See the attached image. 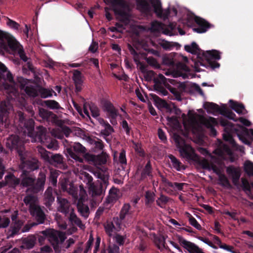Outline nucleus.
<instances>
[{
	"label": "nucleus",
	"instance_id": "nucleus-1",
	"mask_svg": "<svg viewBox=\"0 0 253 253\" xmlns=\"http://www.w3.org/2000/svg\"><path fill=\"white\" fill-rule=\"evenodd\" d=\"M219 124L224 127L223 139L228 142L233 148L237 149L238 145L233 137L232 134H236L239 139L246 144H249L250 141L246 136L250 135L253 137V129H248L240 125H235L224 118L220 120Z\"/></svg>",
	"mask_w": 253,
	"mask_h": 253
},
{
	"label": "nucleus",
	"instance_id": "nucleus-2",
	"mask_svg": "<svg viewBox=\"0 0 253 253\" xmlns=\"http://www.w3.org/2000/svg\"><path fill=\"white\" fill-rule=\"evenodd\" d=\"M20 177L21 185L23 187H28L27 192L37 193L43 190L46 178L44 172H40L36 182L35 177L25 169L21 171Z\"/></svg>",
	"mask_w": 253,
	"mask_h": 253
},
{
	"label": "nucleus",
	"instance_id": "nucleus-3",
	"mask_svg": "<svg viewBox=\"0 0 253 253\" xmlns=\"http://www.w3.org/2000/svg\"><path fill=\"white\" fill-rule=\"evenodd\" d=\"M173 139L177 148L179 149V151L181 154L184 155L186 158L196 162L202 169L210 170V165L211 163L205 158H201L196 154L194 153L193 155L190 154L188 149V148H191V147L186 144L183 138L177 133H174L173 135Z\"/></svg>",
	"mask_w": 253,
	"mask_h": 253
},
{
	"label": "nucleus",
	"instance_id": "nucleus-4",
	"mask_svg": "<svg viewBox=\"0 0 253 253\" xmlns=\"http://www.w3.org/2000/svg\"><path fill=\"white\" fill-rule=\"evenodd\" d=\"M9 46L12 50L17 52L20 58L24 62L28 60L22 45L11 35L0 30V47L6 49Z\"/></svg>",
	"mask_w": 253,
	"mask_h": 253
},
{
	"label": "nucleus",
	"instance_id": "nucleus-5",
	"mask_svg": "<svg viewBox=\"0 0 253 253\" xmlns=\"http://www.w3.org/2000/svg\"><path fill=\"white\" fill-rule=\"evenodd\" d=\"M0 88L8 93L16 95L17 92L16 84L13 77L6 67L0 62Z\"/></svg>",
	"mask_w": 253,
	"mask_h": 253
},
{
	"label": "nucleus",
	"instance_id": "nucleus-6",
	"mask_svg": "<svg viewBox=\"0 0 253 253\" xmlns=\"http://www.w3.org/2000/svg\"><path fill=\"white\" fill-rule=\"evenodd\" d=\"M111 3L112 8L117 18L121 21L127 22L129 18L130 8L128 3L124 0H104Z\"/></svg>",
	"mask_w": 253,
	"mask_h": 253
},
{
	"label": "nucleus",
	"instance_id": "nucleus-7",
	"mask_svg": "<svg viewBox=\"0 0 253 253\" xmlns=\"http://www.w3.org/2000/svg\"><path fill=\"white\" fill-rule=\"evenodd\" d=\"M40 233L48 239L56 253L60 252L61 248L60 245L66 238L64 233L48 228L41 231Z\"/></svg>",
	"mask_w": 253,
	"mask_h": 253
},
{
	"label": "nucleus",
	"instance_id": "nucleus-8",
	"mask_svg": "<svg viewBox=\"0 0 253 253\" xmlns=\"http://www.w3.org/2000/svg\"><path fill=\"white\" fill-rule=\"evenodd\" d=\"M73 150L78 153H85L86 151L85 147L83 146L80 143L76 142L73 144L71 148L67 149V152L70 157L73 159L72 160H69V161L75 164L74 167L78 166L81 169H87L88 166L84 165V159L74 152Z\"/></svg>",
	"mask_w": 253,
	"mask_h": 253
},
{
	"label": "nucleus",
	"instance_id": "nucleus-9",
	"mask_svg": "<svg viewBox=\"0 0 253 253\" xmlns=\"http://www.w3.org/2000/svg\"><path fill=\"white\" fill-rule=\"evenodd\" d=\"M19 124L18 130L19 134L21 133L27 136H34V121L32 119L26 120L24 113L19 111L17 113Z\"/></svg>",
	"mask_w": 253,
	"mask_h": 253
},
{
	"label": "nucleus",
	"instance_id": "nucleus-10",
	"mask_svg": "<svg viewBox=\"0 0 253 253\" xmlns=\"http://www.w3.org/2000/svg\"><path fill=\"white\" fill-rule=\"evenodd\" d=\"M106 188L102 183L91 184L88 187L89 200L92 206L98 204L102 200Z\"/></svg>",
	"mask_w": 253,
	"mask_h": 253
},
{
	"label": "nucleus",
	"instance_id": "nucleus-11",
	"mask_svg": "<svg viewBox=\"0 0 253 253\" xmlns=\"http://www.w3.org/2000/svg\"><path fill=\"white\" fill-rule=\"evenodd\" d=\"M194 21L198 26L197 28H193V31L198 33H205L212 26L211 24L204 19L195 15L193 16H189L186 19V23L189 26H192Z\"/></svg>",
	"mask_w": 253,
	"mask_h": 253
},
{
	"label": "nucleus",
	"instance_id": "nucleus-12",
	"mask_svg": "<svg viewBox=\"0 0 253 253\" xmlns=\"http://www.w3.org/2000/svg\"><path fill=\"white\" fill-rule=\"evenodd\" d=\"M5 144L9 149L16 150L20 159L24 160L23 152H25V149L23 147V141L19 139V136L11 135L7 138Z\"/></svg>",
	"mask_w": 253,
	"mask_h": 253
},
{
	"label": "nucleus",
	"instance_id": "nucleus-13",
	"mask_svg": "<svg viewBox=\"0 0 253 253\" xmlns=\"http://www.w3.org/2000/svg\"><path fill=\"white\" fill-rule=\"evenodd\" d=\"M221 52L219 51L212 49L211 50L204 51L202 56L207 61V66L212 69L219 68L220 64L215 60L221 59Z\"/></svg>",
	"mask_w": 253,
	"mask_h": 253
},
{
	"label": "nucleus",
	"instance_id": "nucleus-14",
	"mask_svg": "<svg viewBox=\"0 0 253 253\" xmlns=\"http://www.w3.org/2000/svg\"><path fill=\"white\" fill-rule=\"evenodd\" d=\"M151 4H149L146 0H137V8L141 11L149 13L154 11L158 15V0H149Z\"/></svg>",
	"mask_w": 253,
	"mask_h": 253
},
{
	"label": "nucleus",
	"instance_id": "nucleus-15",
	"mask_svg": "<svg viewBox=\"0 0 253 253\" xmlns=\"http://www.w3.org/2000/svg\"><path fill=\"white\" fill-rule=\"evenodd\" d=\"M175 82L176 81L175 80L170 79H167L163 74L159 73V94H162V95L166 96L169 93L168 91L162 86V84H163L172 93H174L175 89L172 87L169 83L174 84Z\"/></svg>",
	"mask_w": 253,
	"mask_h": 253
},
{
	"label": "nucleus",
	"instance_id": "nucleus-16",
	"mask_svg": "<svg viewBox=\"0 0 253 253\" xmlns=\"http://www.w3.org/2000/svg\"><path fill=\"white\" fill-rule=\"evenodd\" d=\"M84 158L89 164L94 165H101L105 164L107 162V155L105 154L94 155L88 153H85Z\"/></svg>",
	"mask_w": 253,
	"mask_h": 253
},
{
	"label": "nucleus",
	"instance_id": "nucleus-17",
	"mask_svg": "<svg viewBox=\"0 0 253 253\" xmlns=\"http://www.w3.org/2000/svg\"><path fill=\"white\" fill-rule=\"evenodd\" d=\"M32 138V141L34 142H39L44 143L48 140V135L46 128L42 126H39L34 131V136H29Z\"/></svg>",
	"mask_w": 253,
	"mask_h": 253
},
{
	"label": "nucleus",
	"instance_id": "nucleus-18",
	"mask_svg": "<svg viewBox=\"0 0 253 253\" xmlns=\"http://www.w3.org/2000/svg\"><path fill=\"white\" fill-rule=\"evenodd\" d=\"M24 160H21V164L19 165V168L21 169V171L23 169H25L27 171L28 169L30 170H34L38 168L39 165L38 164V161L36 160H31L27 158V152H23Z\"/></svg>",
	"mask_w": 253,
	"mask_h": 253
},
{
	"label": "nucleus",
	"instance_id": "nucleus-19",
	"mask_svg": "<svg viewBox=\"0 0 253 253\" xmlns=\"http://www.w3.org/2000/svg\"><path fill=\"white\" fill-rule=\"evenodd\" d=\"M39 115L43 119L46 120L47 121H50L56 124L57 126H62L64 122L63 121L59 120L57 115L53 112L47 111L44 109H40L39 110Z\"/></svg>",
	"mask_w": 253,
	"mask_h": 253
},
{
	"label": "nucleus",
	"instance_id": "nucleus-20",
	"mask_svg": "<svg viewBox=\"0 0 253 253\" xmlns=\"http://www.w3.org/2000/svg\"><path fill=\"white\" fill-rule=\"evenodd\" d=\"M180 244L186 249L189 253H205L202 249L197 245L190 241H187L182 237H178Z\"/></svg>",
	"mask_w": 253,
	"mask_h": 253
},
{
	"label": "nucleus",
	"instance_id": "nucleus-21",
	"mask_svg": "<svg viewBox=\"0 0 253 253\" xmlns=\"http://www.w3.org/2000/svg\"><path fill=\"white\" fill-rule=\"evenodd\" d=\"M57 210L61 213L67 215L72 210H74L71 206L70 203L68 200L61 196L57 197Z\"/></svg>",
	"mask_w": 253,
	"mask_h": 253
},
{
	"label": "nucleus",
	"instance_id": "nucleus-22",
	"mask_svg": "<svg viewBox=\"0 0 253 253\" xmlns=\"http://www.w3.org/2000/svg\"><path fill=\"white\" fill-rule=\"evenodd\" d=\"M226 171L227 173L231 176L233 184L237 187H239L240 186L239 181L241 175L240 168L231 165L226 168Z\"/></svg>",
	"mask_w": 253,
	"mask_h": 253
},
{
	"label": "nucleus",
	"instance_id": "nucleus-23",
	"mask_svg": "<svg viewBox=\"0 0 253 253\" xmlns=\"http://www.w3.org/2000/svg\"><path fill=\"white\" fill-rule=\"evenodd\" d=\"M30 212L31 214L35 217L37 221V223H33L31 226L44 223L46 218L45 214L39 206L33 208V209L30 211Z\"/></svg>",
	"mask_w": 253,
	"mask_h": 253
},
{
	"label": "nucleus",
	"instance_id": "nucleus-24",
	"mask_svg": "<svg viewBox=\"0 0 253 253\" xmlns=\"http://www.w3.org/2000/svg\"><path fill=\"white\" fill-rule=\"evenodd\" d=\"M93 173L95 176L102 181L99 183H102L104 187L106 188L109 183L108 179L109 176L107 168L105 167H102L94 171Z\"/></svg>",
	"mask_w": 253,
	"mask_h": 253
},
{
	"label": "nucleus",
	"instance_id": "nucleus-25",
	"mask_svg": "<svg viewBox=\"0 0 253 253\" xmlns=\"http://www.w3.org/2000/svg\"><path fill=\"white\" fill-rule=\"evenodd\" d=\"M202 124L207 128L210 130V134L212 136H216L217 131L214 128V126L217 125L218 123L215 118L210 117L208 119L203 117L201 119Z\"/></svg>",
	"mask_w": 253,
	"mask_h": 253
},
{
	"label": "nucleus",
	"instance_id": "nucleus-26",
	"mask_svg": "<svg viewBox=\"0 0 253 253\" xmlns=\"http://www.w3.org/2000/svg\"><path fill=\"white\" fill-rule=\"evenodd\" d=\"M176 22L168 21V23H163L159 22V34L162 33L166 35L172 36V31L176 29Z\"/></svg>",
	"mask_w": 253,
	"mask_h": 253
},
{
	"label": "nucleus",
	"instance_id": "nucleus-27",
	"mask_svg": "<svg viewBox=\"0 0 253 253\" xmlns=\"http://www.w3.org/2000/svg\"><path fill=\"white\" fill-rule=\"evenodd\" d=\"M177 13V9L174 7L171 9L169 7L165 9H163L161 2L159 0V18L166 20L168 19L169 16H176Z\"/></svg>",
	"mask_w": 253,
	"mask_h": 253
},
{
	"label": "nucleus",
	"instance_id": "nucleus-28",
	"mask_svg": "<svg viewBox=\"0 0 253 253\" xmlns=\"http://www.w3.org/2000/svg\"><path fill=\"white\" fill-rule=\"evenodd\" d=\"M68 219L70 223L73 226H77L81 229L84 230L85 228V225L82 222L81 219L77 216L74 210H72L68 214Z\"/></svg>",
	"mask_w": 253,
	"mask_h": 253
},
{
	"label": "nucleus",
	"instance_id": "nucleus-29",
	"mask_svg": "<svg viewBox=\"0 0 253 253\" xmlns=\"http://www.w3.org/2000/svg\"><path fill=\"white\" fill-rule=\"evenodd\" d=\"M103 109L107 113L109 117L115 119L118 115V110L109 101H105L103 103Z\"/></svg>",
	"mask_w": 253,
	"mask_h": 253
},
{
	"label": "nucleus",
	"instance_id": "nucleus-30",
	"mask_svg": "<svg viewBox=\"0 0 253 253\" xmlns=\"http://www.w3.org/2000/svg\"><path fill=\"white\" fill-rule=\"evenodd\" d=\"M97 121L103 127V128L100 131V133L102 135L105 136H108L114 132V129L113 127L103 119L101 118H98L97 119Z\"/></svg>",
	"mask_w": 253,
	"mask_h": 253
},
{
	"label": "nucleus",
	"instance_id": "nucleus-31",
	"mask_svg": "<svg viewBox=\"0 0 253 253\" xmlns=\"http://www.w3.org/2000/svg\"><path fill=\"white\" fill-rule=\"evenodd\" d=\"M77 207L80 215L84 219H87L90 213V211L88 206L83 203L82 198L79 200Z\"/></svg>",
	"mask_w": 253,
	"mask_h": 253
},
{
	"label": "nucleus",
	"instance_id": "nucleus-32",
	"mask_svg": "<svg viewBox=\"0 0 253 253\" xmlns=\"http://www.w3.org/2000/svg\"><path fill=\"white\" fill-rule=\"evenodd\" d=\"M185 50L193 54H197L198 58L201 59V56L202 55L204 50L201 49L198 45L194 42H192L190 45L187 44L184 46Z\"/></svg>",
	"mask_w": 253,
	"mask_h": 253
},
{
	"label": "nucleus",
	"instance_id": "nucleus-33",
	"mask_svg": "<svg viewBox=\"0 0 253 253\" xmlns=\"http://www.w3.org/2000/svg\"><path fill=\"white\" fill-rule=\"evenodd\" d=\"M230 107L239 114H245L247 111L242 103H238L233 100L229 101Z\"/></svg>",
	"mask_w": 253,
	"mask_h": 253
},
{
	"label": "nucleus",
	"instance_id": "nucleus-34",
	"mask_svg": "<svg viewBox=\"0 0 253 253\" xmlns=\"http://www.w3.org/2000/svg\"><path fill=\"white\" fill-rule=\"evenodd\" d=\"M73 79L76 86V91H80L82 89V86L83 82L81 72L77 70H74Z\"/></svg>",
	"mask_w": 253,
	"mask_h": 253
},
{
	"label": "nucleus",
	"instance_id": "nucleus-35",
	"mask_svg": "<svg viewBox=\"0 0 253 253\" xmlns=\"http://www.w3.org/2000/svg\"><path fill=\"white\" fill-rule=\"evenodd\" d=\"M203 107L209 113H219L220 114L222 111V107L220 108L217 104L213 102H206L204 103Z\"/></svg>",
	"mask_w": 253,
	"mask_h": 253
},
{
	"label": "nucleus",
	"instance_id": "nucleus-36",
	"mask_svg": "<svg viewBox=\"0 0 253 253\" xmlns=\"http://www.w3.org/2000/svg\"><path fill=\"white\" fill-rule=\"evenodd\" d=\"M54 201L53 189L51 187H49L46 190L44 194V204L46 207H49Z\"/></svg>",
	"mask_w": 253,
	"mask_h": 253
},
{
	"label": "nucleus",
	"instance_id": "nucleus-37",
	"mask_svg": "<svg viewBox=\"0 0 253 253\" xmlns=\"http://www.w3.org/2000/svg\"><path fill=\"white\" fill-rule=\"evenodd\" d=\"M21 88L24 89L26 94L30 97H35L39 94V87L33 85H21Z\"/></svg>",
	"mask_w": 253,
	"mask_h": 253
},
{
	"label": "nucleus",
	"instance_id": "nucleus-38",
	"mask_svg": "<svg viewBox=\"0 0 253 253\" xmlns=\"http://www.w3.org/2000/svg\"><path fill=\"white\" fill-rule=\"evenodd\" d=\"M119 197V190L113 187L109 191V195L106 199V202L109 204L113 203L116 202Z\"/></svg>",
	"mask_w": 253,
	"mask_h": 253
},
{
	"label": "nucleus",
	"instance_id": "nucleus-39",
	"mask_svg": "<svg viewBox=\"0 0 253 253\" xmlns=\"http://www.w3.org/2000/svg\"><path fill=\"white\" fill-rule=\"evenodd\" d=\"M24 202L26 205L29 206L30 211L33 208L36 207L39 205L37 204V198L33 195H28L24 198Z\"/></svg>",
	"mask_w": 253,
	"mask_h": 253
},
{
	"label": "nucleus",
	"instance_id": "nucleus-40",
	"mask_svg": "<svg viewBox=\"0 0 253 253\" xmlns=\"http://www.w3.org/2000/svg\"><path fill=\"white\" fill-rule=\"evenodd\" d=\"M48 162L54 166L61 165L63 163V157L61 154L51 153Z\"/></svg>",
	"mask_w": 253,
	"mask_h": 253
},
{
	"label": "nucleus",
	"instance_id": "nucleus-41",
	"mask_svg": "<svg viewBox=\"0 0 253 253\" xmlns=\"http://www.w3.org/2000/svg\"><path fill=\"white\" fill-rule=\"evenodd\" d=\"M12 108L9 101H3L0 103V117L3 118Z\"/></svg>",
	"mask_w": 253,
	"mask_h": 253
},
{
	"label": "nucleus",
	"instance_id": "nucleus-42",
	"mask_svg": "<svg viewBox=\"0 0 253 253\" xmlns=\"http://www.w3.org/2000/svg\"><path fill=\"white\" fill-rule=\"evenodd\" d=\"M20 179L16 178L14 175L10 174L5 177V182L6 185L11 187H15L20 183Z\"/></svg>",
	"mask_w": 253,
	"mask_h": 253
},
{
	"label": "nucleus",
	"instance_id": "nucleus-43",
	"mask_svg": "<svg viewBox=\"0 0 253 253\" xmlns=\"http://www.w3.org/2000/svg\"><path fill=\"white\" fill-rule=\"evenodd\" d=\"M45 105L52 110H63V108L61 107L60 104L55 100H47L44 101Z\"/></svg>",
	"mask_w": 253,
	"mask_h": 253
},
{
	"label": "nucleus",
	"instance_id": "nucleus-44",
	"mask_svg": "<svg viewBox=\"0 0 253 253\" xmlns=\"http://www.w3.org/2000/svg\"><path fill=\"white\" fill-rule=\"evenodd\" d=\"M36 239L34 237H28L24 238L23 240V245L22 247L26 249L32 248L35 244Z\"/></svg>",
	"mask_w": 253,
	"mask_h": 253
},
{
	"label": "nucleus",
	"instance_id": "nucleus-45",
	"mask_svg": "<svg viewBox=\"0 0 253 253\" xmlns=\"http://www.w3.org/2000/svg\"><path fill=\"white\" fill-rule=\"evenodd\" d=\"M220 114L235 122L237 121V119L236 118V116L235 114L231 110L227 109L225 105L222 107V111L220 112Z\"/></svg>",
	"mask_w": 253,
	"mask_h": 253
},
{
	"label": "nucleus",
	"instance_id": "nucleus-46",
	"mask_svg": "<svg viewBox=\"0 0 253 253\" xmlns=\"http://www.w3.org/2000/svg\"><path fill=\"white\" fill-rule=\"evenodd\" d=\"M155 73L153 71H148L146 72V78L147 80H154L155 83L154 88L155 90H158V80L155 78Z\"/></svg>",
	"mask_w": 253,
	"mask_h": 253
},
{
	"label": "nucleus",
	"instance_id": "nucleus-47",
	"mask_svg": "<svg viewBox=\"0 0 253 253\" xmlns=\"http://www.w3.org/2000/svg\"><path fill=\"white\" fill-rule=\"evenodd\" d=\"M130 206L129 204H125L124 205L120 213V217L121 219L124 220L126 215L131 213V211H130Z\"/></svg>",
	"mask_w": 253,
	"mask_h": 253
},
{
	"label": "nucleus",
	"instance_id": "nucleus-48",
	"mask_svg": "<svg viewBox=\"0 0 253 253\" xmlns=\"http://www.w3.org/2000/svg\"><path fill=\"white\" fill-rule=\"evenodd\" d=\"M218 180L220 182V184L223 187H226L228 188H231L232 186L228 179L227 177L224 174H220L218 175Z\"/></svg>",
	"mask_w": 253,
	"mask_h": 253
},
{
	"label": "nucleus",
	"instance_id": "nucleus-49",
	"mask_svg": "<svg viewBox=\"0 0 253 253\" xmlns=\"http://www.w3.org/2000/svg\"><path fill=\"white\" fill-rule=\"evenodd\" d=\"M178 44V43L176 42H169L164 40L162 42H159V46H162L166 50H170L173 47Z\"/></svg>",
	"mask_w": 253,
	"mask_h": 253
},
{
	"label": "nucleus",
	"instance_id": "nucleus-50",
	"mask_svg": "<svg viewBox=\"0 0 253 253\" xmlns=\"http://www.w3.org/2000/svg\"><path fill=\"white\" fill-rule=\"evenodd\" d=\"M67 189L65 190V191L72 195L74 199L77 200L78 199L77 189L72 183H70L69 187Z\"/></svg>",
	"mask_w": 253,
	"mask_h": 253
},
{
	"label": "nucleus",
	"instance_id": "nucleus-51",
	"mask_svg": "<svg viewBox=\"0 0 253 253\" xmlns=\"http://www.w3.org/2000/svg\"><path fill=\"white\" fill-rule=\"evenodd\" d=\"M87 140L91 144H93L95 147L99 150H102L103 148L102 141L99 139H95L91 138L90 137H87Z\"/></svg>",
	"mask_w": 253,
	"mask_h": 253
},
{
	"label": "nucleus",
	"instance_id": "nucleus-52",
	"mask_svg": "<svg viewBox=\"0 0 253 253\" xmlns=\"http://www.w3.org/2000/svg\"><path fill=\"white\" fill-rule=\"evenodd\" d=\"M150 172L151 167L149 162H148L145 166L141 173L140 180H144L147 176H151V175H150Z\"/></svg>",
	"mask_w": 253,
	"mask_h": 253
},
{
	"label": "nucleus",
	"instance_id": "nucleus-53",
	"mask_svg": "<svg viewBox=\"0 0 253 253\" xmlns=\"http://www.w3.org/2000/svg\"><path fill=\"white\" fill-rule=\"evenodd\" d=\"M39 153L40 154L41 156L46 161H49L50 156L51 153L47 151L45 149L40 147L38 148Z\"/></svg>",
	"mask_w": 253,
	"mask_h": 253
},
{
	"label": "nucleus",
	"instance_id": "nucleus-54",
	"mask_svg": "<svg viewBox=\"0 0 253 253\" xmlns=\"http://www.w3.org/2000/svg\"><path fill=\"white\" fill-rule=\"evenodd\" d=\"M186 213L188 214L189 222L190 224L197 229L201 230L202 227L201 225L198 222L197 220L189 213L187 212Z\"/></svg>",
	"mask_w": 253,
	"mask_h": 253
},
{
	"label": "nucleus",
	"instance_id": "nucleus-55",
	"mask_svg": "<svg viewBox=\"0 0 253 253\" xmlns=\"http://www.w3.org/2000/svg\"><path fill=\"white\" fill-rule=\"evenodd\" d=\"M244 170L248 176H253V163L250 162H246L244 165Z\"/></svg>",
	"mask_w": 253,
	"mask_h": 253
},
{
	"label": "nucleus",
	"instance_id": "nucleus-56",
	"mask_svg": "<svg viewBox=\"0 0 253 253\" xmlns=\"http://www.w3.org/2000/svg\"><path fill=\"white\" fill-rule=\"evenodd\" d=\"M52 92L55 93V95H56V93L53 90L50 91L45 88H39V93H40L42 98H46L51 96L52 95Z\"/></svg>",
	"mask_w": 253,
	"mask_h": 253
},
{
	"label": "nucleus",
	"instance_id": "nucleus-57",
	"mask_svg": "<svg viewBox=\"0 0 253 253\" xmlns=\"http://www.w3.org/2000/svg\"><path fill=\"white\" fill-rule=\"evenodd\" d=\"M89 109L93 117L97 119L99 117L100 111L99 108L94 104H91L89 106Z\"/></svg>",
	"mask_w": 253,
	"mask_h": 253
},
{
	"label": "nucleus",
	"instance_id": "nucleus-58",
	"mask_svg": "<svg viewBox=\"0 0 253 253\" xmlns=\"http://www.w3.org/2000/svg\"><path fill=\"white\" fill-rule=\"evenodd\" d=\"M242 184L241 186L242 187L243 190L245 192H251V185L248 180L245 178H242L241 179Z\"/></svg>",
	"mask_w": 253,
	"mask_h": 253
},
{
	"label": "nucleus",
	"instance_id": "nucleus-59",
	"mask_svg": "<svg viewBox=\"0 0 253 253\" xmlns=\"http://www.w3.org/2000/svg\"><path fill=\"white\" fill-rule=\"evenodd\" d=\"M81 178H84V181L86 183V184L88 185V187L89 185H91V184H94L92 182L93 178L89 173L86 172H83L81 173Z\"/></svg>",
	"mask_w": 253,
	"mask_h": 253
},
{
	"label": "nucleus",
	"instance_id": "nucleus-60",
	"mask_svg": "<svg viewBox=\"0 0 253 253\" xmlns=\"http://www.w3.org/2000/svg\"><path fill=\"white\" fill-rule=\"evenodd\" d=\"M73 133L78 137L83 139H86V140L87 137H89L85 134L84 130L79 127L74 128L73 129Z\"/></svg>",
	"mask_w": 253,
	"mask_h": 253
},
{
	"label": "nucleus",
	"instance_id": "nucleus-61",
	"mask_svg": "<svg viewBox=\"0 0 253 253\" xmlns=\"http://www.w3.org/2000/svg\"><path fill=\"white\" fill-rule=\"evenodd\" d=\"M59 171L54 170L50 173L49 181L52 185L56 186L57 184V178L58 176Z\"/></svg>",
	"mask_w": 253,
	"mask_h": 253
},
{
	"label": "nucleus",
	"instance_id": "nucleus-62",
	"mask_svg": "<svg viewBox=\"0 0 253 253\" xmlns=\"http://www.w3.org/2000/svg\"><path fill=\"white\" fill-rule=\"evenodd\" d=\"M169 157L170 159L171 162L172 163L173 167L177 170H180V166L181 163L179 162V161L172 155H170Z\"/></svg>",
	"mask_w": 253,
	"mask_h": 253
},
{
	"label": "nucleus",
	"instance_id": "nucleus-63",
	"mask_svg": "<svg viewBox=\"0 0 253 253\" xmlns=\"http://www.w3.org/2000/svg\"><path fill=\"white\" fill-rule=\"evenodd\" d=\"M104 228L106 232L109 236H111L112 235L114 230H115L114 226L111 222H107L104 225Z\"/></svg>",
	"mask_w": 253,
	"mask_h": 253
},
{
	"label": "nucleus",
	"instance_id": "nucleus-64",
	"mask_svg": "<svg viewBox=\"0 0 253 253\" xmlns=\"http://www.w3.org/2000/svg\"><path fill=\"white\" fill-rule=\"evenodd\" d=\"M127 174L126 171L125 170L123 166H121V168H119L116 172V176L120 178H124Z\"/></svg>",
	"mask_w": 253,
	"mask_h": 253
}]
</instances>
